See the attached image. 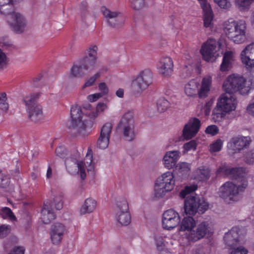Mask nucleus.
<instances>
[{"label": "nucleus", "instance_id": "nucleus-1", "mask_svg": "<svg viewBox=\"0 0 254 254\" xmlns=\"http://www.w3.org/2000/svg\"><path fill=\"white\" fill-rule=\"evenodd\" d=\"M230 177L237 180L242 185H235L231 182H226L220 189V195L227 202L238 200V194L247 187L248 182L245 178V173L242 168H232L229 171Z\"/></svg>", "mask_w": 254, "mask_h": 254}, {"label": "nucleus", "instance_id": "nucleus-2", "mask_svg": "<svg viewBox=\"0 0 254 254\" xmlns=\"http://www.w3.org/2000/svg\"><path fill=\"white\" fill-rule=\"evenodd\" d=\"M180 231H186L183 239L188 243L195 242L203 238L209 231V224L207 222H202L195 225L191 216L185 217L180 225Z\"/></svg>", "mask_w": 254, "mask_h": 254}, {"label": "nucleus", "instance_id": "nucleus-3", "mask_svg": "<svg viewBox=\"0 0 254 254\" xmlns=\"http://www.w3.org/2000/svg\"><path fill=\"white\" fill-rule=\"evenodd\" d=\"M197 189L195 185L187 186L180 193L181 197L186 198L184 203L185 213L194 215L196 212L203 213L208 208V204L203 199L196 196L193 192Z\"/></svg>", "mask_w": 254, "mask_h": 254}, {"label": "nucleus", "instance_id": "nucleus-4", "mask_svg": "<svg viewBox=\"0 0 254 254\" xmlns=\"http://www.w3.org/2000/svg\"><path fill=\"white\" fill-rule=\"evenodd\" d=\"M254 88V80L245 79L243 76L233 74L229 75L224 82L223 90L228 94L239 92L242 95H247Z\"/></svg>", "mask_w": 254, "mask_h": 254}, {"label": "nucleus", "instance_id": "nucleus-5", "mask_svg": "<svg viewBox=\"0 0 254 254\" xmlns=\"http://www.w3.org/2000/svg\"><path fill=\"white\" fill-rule=\"evenodd\" d=\"M82 111L78 106H72L70 109L71 121L68 128L70 133L75 136L81 135L84 136L88 133V130L93 125V122L90 120H81Z\"/></svg>", "mask_w": 254, "mask_h": 254}, {"label": "nucleus", "instance_id": "nucleus-6", "mask_svg": "<svg viewBox=\"0 0 254 254\" xmlns=\"http://www.w3.org/2000/svg\"><path fill=\"white\" fill-rule=\"evenodd\" d=\"M246 22L243 20L236 21L231 19L223 24V30L226 35L237 44L243 43L246 41Z\"/></svg>", "mask_w": 254, "mask_h": 254}, {"label": "nucleus", "instance_id": "nucleus-7", "mask_svg": "<svg viewBox=\"0 0 254 254\" xmlns=\"http://www.w3.org/2000/svg\"><path fill=\"white\" fill-rule=\"evenodd\" d=\"M92 155L91 150H88L86 156L84 158V162L78 160L73 158H69L65 160V166L67 171L71 174H79L80 178L84 180L86 177L85 165V162L89 164L87 170H91L93 166L92 165Z\"/></svg>", "mask_w": 254, "mask_h": 254}, {"label": "nucleus", "instance_id": "nucleus-8", "mask_svg": "<svg viewBox=\"0 0 254 254\" xmlns=\"http://www.w3.org/2000/svg\"><path fill=\"white\" fill-rule=\"evenodd\" d=\"M39 96V93L29 94L24 96L22 99L28 119L35 123H38L44 117L42 107L37 102Z\"/></svg>", "mask_w": 254, "mask_h": 254}, {"label": "nucleus", "instance_id": "nucleus-9", "mask_svg": "<svg viewBox=\"0 0 254 254\" xmlns=\"http://www.w3.org/2000/svg\"><path fill=\"white\" fill-rule=\"evenodd\" d=\"M135 126L133 114L130 111L125 113L116 126V131L127 141L135 137Z\"/></svg>", "mask_w": 254, "mask_h": 254}, {"label": "nucleus", "instance_id": "nucleus-10", "mask_svg": "<svg viewBox=\"0 0 254 254\" xmlns=\"http://www.w3.org/2000/svg\"><path fill=\"white\" fill-rule=\"evenodd\" d=\"M235 97L231 94H222L218 99L217 105L213 111L214 118H224L226 113L235 110L237 105Z\"/></svg>", "mask_w": 254, "mask_h": 254}, {"label": "nucleus", "instance_id": "nucleus-11", "mask_svg": "<svg viewBox=\"0 0 254 254\" xmlns=\"http://www.w3.org/2000/svg\"><path fill=\"white\" fill-rule=\"evenodd\" d=\"M174 178L172 172H167L156 180L154 189L155 197H162L167 192L173 190L175 185Z\"/></svg>", "mask_w": 254, "mask_h": 254}, {"label": "nucleus", "instance_id": "nucleus-12", "mask_svg": "<svg viewBox=\"0 0 254 254\" xmlns=\"http://www.w3.org/2000/svg\"><path fill=\"white\" fill-rule=\"evenodd\" d=\"M116 221L121 226H127L131 222V216L127 201L123 199L117 201L115 208Z\"/></svg>", "mask_w": 254, "mask_h": 254}, {"label": "nucleus", "instance_id": "nucleus-13", "mask_svg": "<svg viewBox=\"0 0 254 254\" xmlns=\"http://www.w3.org/2000/svg\"><path fill=\"white\" fill-rule=\"evenodd\" d=\"M220 46L218 41L213 39H209L204 43L200 50L204 60L208 62L215 61L219 55L217 52L220 50Z\"/></svg>", "mask_w": 254, "mask_h": 254}, {"label": "nucleus", "instance_id": "nucleus-14", "mask_svg": "<svg viewBox=\"0 0 254 254\" xmlns=\"http://www.w3.org/2000/svg\"><path fill=\"white\" fill-rule=\"evenodd\" d=\"M152 73L150 70L146 69L142 70L132 81V88L137 92H141L152 83Z\"/></svg>", "mask_w": 254, "mask_h": 254}, {"label": "nucleus", "instance_id": "nucleus-15", "mask_svg": "<svg viewBox=\"0 0 254 254\" xmlns=\"http://www.w3.org/2000/svg\"><path fill=\"white\" fill-rule=\"evenodd\" d=\"M66 233V227L64 224L56 222L52 224L50 229V239L52 243L55 245H60Z\"/></svg>", "mask_w": 254, "mask_h": 254}, {"label": "nucleus", "instance_id": "nucleus-16", "mask_svg": "<svg viewBox=\"0 0 254 254\" xmlns=\"http://www.w3.org/2000/svg\"><path fill=\"white\" fill-rule=\"evenodd\" d=\"M180 222V217L178 212L173 209L165 211L162 217L163 227L170 230L177 227Z\"/></svg>", "mask_w": 254, "mask_h": 254}, {"label": "nucleus", "instance_id": "nucleus-17", "mask_svg": "<svg viewBox=\"0 0 254 254\" xmlns=\"http://www.w3.org/2000/svg\"><path fill=\"white\" fill-rule=\"evenodd\" d=\"M241 60L246 67L251 70L254 71V43L247 45L241 52Z\"/></svg>", "mask_w": 254, "mask_h": 254}, {"label": "nucleus", "instance_id": "nucleus-18", "mask_svg": "<svg viewBox=\"0 0 254 254\" xmlns=\"http://www.w3.org/2000/svg\"><path fill=\"white\" fill-rule=\"evenodd\" d=\"M10 17L7 19V21L11 29L15 33L23 32L26 26V21L25 18L18 12L13 13L10 15Z\"/></svg>", "mask_w": 254, "mask_h": 254}, {"label": "nucleus", "instance_id": "nucleus-19", "mask_svg": "<svg viewBox=\"0 0 254 254\" xmlns=\"http://www.w3.org/2000/svg\"><path fill=\"white\" fill-rule=\"evenodd\" d=\"M200 126V121L196 118L190 119L185 125L183 131L184 137L187 139L193 137L198 132Z\"/></svg>", "mask_w": 254, "mask_h": 254}, {"label": "nucleus", "instance_id": "nucleus-20", "mask_svg": "<svg viewBox=\"0 0 254 254\" xmlns=\"http://www.w3.org/2000/svg\"><path fill=\"white\" fill-rule=\"evenodd\" d=\"M173 62L169 57L161 58L158 64L159 73L164 77H169L171 75L173 71Z\"/></svg>", "mask_w": 254, "mask_h": 254}, {"label": "nucleus", "instance_id": "nucleus-21", "mask_svg": "<svg viewBox=\"0 0 254 254\" xmlns=\"http://www.w3.org/2000/svg\"><path fill=\"white\" fill-rule=\"evenodd\" d=\"M249 136H237L233 137L230 141L231 147L235 151H240L247 148L251 142Z\"/></svg>", "mask_w": 254, "mask_h": 254}, {"label": "nucleus", "instance_id": "nucleus-22", "mask_svg": "<svg viewBox=\"0 0 254 254\" xmlns=\"http://www.w3.org/2000/svg\"><path fill=\"white\" fill-rule=\"evenodd\" d=\"M203 11L204 26L210 27L213 18L212 8L207 0H198Z\"/></svg>", "mask_w": 254, "mask_h": 254}, {"label": "nucleus", "instance_id": "nucleus-23", "mask_svg": "<svg viewBox=\"0 0 254 254\" xmlns=\"http://www.w3.org/2000/svg\"><path fill=\"white\" fill-rule=\"evenodd\" d=\"M180 155V152L177 150L167 152L163 157L164 166L168 169L176 167Z\"/></svg>", "mask_w": 254, "mask_h": 254}, {"label": "nucleus", "instance_id": "nucleus-24", "mask_svg": "<svg viewBox=\"0 0 254 254\" xmlns=\"http://www.w3.org/2000/svg\"><path fill=\"white\" fill-rule=\"evenodd\" d=\"M52 203L50 201H47L44 204V207L41 210V219L45 224H49L56 218V215L52 208Z\"/></svg>", "mask_w": 254, "mask_h": 254}, {"label": "nucleus", "instance_id": "nucleus-25", "mask_svg": "<svg viewBox=\"0 0 254 254\" xmlns=\"http://www.w3.org/2000/svg\"><path fill=\"white\" fill-rule=\"evenodd\" d=\"M239 229L237 228H233L228 232L226 233L224 237L225 244L232 249L236 246L239 240Z\"/></svg>", "mask_w": 254, "mask_h": 254}, {"label": "nucleus", "instance_id": "nucleus-26", "mask_svg": "<svg viewBox=\"0 0 254 254\" xmlns=\"http://www.w3.org/2000/svg\"><path fill=\"white\" fill-rule=\"evenodd\" d=\"M211 78L210 76H206L202 79L201 86L197 91V94L200 98H204L208 96L211 86Z\"/></svg>", "mask_w": 254, "mask_h": 254}, {"label": "nucleus", "instance_id": "nucleus-27", "mask_svg": "<svg viewBox=\"0 0 254 254\" xmlns=\"http://www.w3.org/2000/svg\"><path fill=\"white\" fill-rule=\"evenodd\" d=\"M96 208V201L92 198L86 199L80 208V213L82 215L93 212Z\"/></svg>", "mask_w": 254, "mask_h": 254}, {"label": "nucleus", "instance_id": "nucleus-28", "mask_svg": "<svg viewBox=\"0 0 254 254\" xmlns=\"http://www.w3.org/2000/svg\"><path fill=\"white\" fill-rule=\"evenodd\" d=\"M83 66L79 61L75 63L70 70V76L71 78H81L86 73L87 70L83 68Z\"/></svg>", "mask_w": 254, "mask_h": 254}, {"label": "nucleus", "instance_id": "nucleus-29", "mask_svg": "<svg viewBox=\"0 0 254 254\" xmlns=\"http://www.w3.org/2000/svg\"><path fill=\"white\" fill-rule=\"evenodd\" d=\"M198 84L195 81L192 80L189 82L185 87V92L189 97H194L197 95Z\"/></svg>", "mask_w": 254, "mask_h": 254}, {"label": "nucleus", "instance_id": "nucleus-30", "mask_svg": "<svg viewBox=\"0 0 254 254\" xmlns=\"http://www.w3.org/2000/svg\"><path fill=\"white\" fill-rule=\"evenodd\" d=\"M233 53L227 51L224 54L223 61L220 65V70L222 71L228 70L231 67V64L233 60Z\"/></svg>", "mask_w": 254, "mask_h": 254}, {"label": "nucleus", "instance_id": "nucleus-31", "mask_svg": "<svg viewBox=\"0 0 254 254\" xmlns=\"http://www.w3.org/2000/svg\"><path fill=\"white\" fill-rule=\"evenodd\" d=\"M109 25L114 28H119L124 24V18L122 16L121 13L118 15V18H113L107 22Z\"/></svg>", "mask_w": 254, "mask_h": 254}, {"label": "nucleus", "instance_id": "nucleus-32", "mask_svg": "<svg viewBox=\"0 0 254 254\" xmlns=\"http://www.w3.org/2000/svg\"><path fill=\"white\" fill-rule=\"evenodd\" d=\"M83 66V68H85L87 71H90L93 69L96 62L93 60L88 59L87 57H83L78 61Z\"/></svg>", "mask_w": 254, "mask_h": 254}, {"label": "nucleus", "instance_id": "nucleus-33", "mask_svg": "<svg viewBox=\"0 0 254 254\" xmlns=\"http://www.w3.org/2000/svg\"><path fill=\"white\" fill-rule=\"evenodd\" d=\"M98 49V48L97 46H91L86 50V54L84 57H87L88 59L93 60L96 62L97 59Z\"/></svg>", "mask_w": 254, "mask_h": 254}, {"label": "nucleus", "instance_id": "nucleus-34", "mask_svg": "<svg viewBox=\"0 0 254 254\" xmlns=\"http://www.w3.org/2000/svg\"><path fill=\"white\" fill-rule=\"evenodd\" d=\"M13 11V5L12 2L0 6V12L2 14L7 16V19L10 17V15L13 14V13H15Z\"/></svg>", "mask_w": 254, "mask_h": 254}, {"label": "nucleus", "instance_id": "nucleus-35", "mask_svg": "<svg viewBox=\"0 0 254 254\" xmlns=\"http://www.w3.org/2000/svg\"><path fill=\"white\" fill-rule=\"evenodd\" d=\"M102 11L104 17L106 19L107 22L113 18H118L121 12L116 11H111L109 9L103 7Z\"/></svg>", "mask_w": 254, "mask_h": 254}, {"label": "nucleus", "instance_id": "nucleus-36", "mask_svg": "<svg viewBox=\"0 0 254 254\" xmlns=\"http://www.w3.org/2000/svg\"><path fill=\"white\" fill-rule=\"evenodd\" d=\"M209 177L210 172L208 169H200L196 172V178L200 181H206Z\"/></svg>", "mask_w": 254, "mask_h": 254}, {"label": "nucleus", "instance_id": "nucleus-37", "mask_svg": "<svg viewBox=\"0 0 254 254\" xmlns=\"http://www.w3.org/2000/svg\"><path fill=\"white\" fill-rule=\"evenodd\" d=\"M112 128L113 125L111 123H106L101 128L100 136L110 138Z\"/></svg>", "mask_w": 254, "mask_h": 254}, {"label": "nucleus", "instance_id": "nucleus-38", "mask_svg": "<svg viewBox=\"0 0 254 254\" xmlns=\"http://www.w3.org/2000/svg\"><path fill=\"white\" fill-rule=\"evenodd\" d=\"M1 215L3 218H7L11 221L16 220V218L11 210L8 207H3L1 209Z\"/></svg>", "mask_w": 254, "mask_h": 254}, {"label": "nucleus", "instance_id": "nucleus-39", "mask_svg": "<svg viewBox=\"0 0 254 254\" xmlns=\"http://www.w3.org/2000/svg\"><path fill=\"white\" fill-rule=\"evenodd\" d=\"M9 109V105L7 102L6 94L5 92L0 93V109L6 113Z\"/></svg>", "mask_w": 254, "mask_h": 254}, {"label": "nucleus", "instance_id": "nucleus-40", "mask_svg": "<svg viewBox=\"0 0 254 254\" xmlns=\"http://www.w3.org/2000/svg\"><path fill=\"white\" fill-rule=\"evenodd\" d=\"M169 106L167 100L164 99L159 100L157 103V109L159 113H163L167 110Z\"/></svg>", "mask_w": 254, "mask_h": 254}, {"label": "nucleus", "instance_id": "nucleus-41", "mask_svg": "<svg viewBox=\"0 0 254 254\" xmlns=\"http://www.w3.org/2000/svg\"><path fill=\"white\" fill-rule=\"evenodd\" d=\"M254 1V0H236V3L241 10H244L248 8Z\"/></svg>", "mask_w": 254, "mask_h": 254}, {"label": "nucleus", "instance_id": "nucleus-42", "mask_svg": "<svg viewBox=\"0 0 254 254\" xmlns=\"http://www.w3.org/2000/svg\"><path fill=\"white\" fill-rule=\"evenodd\" d=\"M109 139L107 137L100 136L97 141L98 147L102 149L106 148L109 145Z\"/></svg>", "mask_w": 254, "mask_h": 254}, {"label": "nucleus", "instance_id": "nucleus-43", "mask_svg": "<svg viewBox=\"0 0 254 254\" xmlns=\"http://www.w3.org/2000/svg\"><path fill=\"white\" fill-rule=\"evenodd\" d=\"M11 226L8 225H0V238H4L7 236L10 232Z\"/></svg>", "mask_w": 254, "mask_h": 254}, {"label": "nucleus", "instance_id": "nucleus-44", "mask_svg": "<svg viewBox=\"0 0 254 254\" xmlns=\"http://www.w3.org/2000/svg\"><path fill=\"white\" fill-rule=\"evenodd\" d=\"M8 63L6 54L0 49V69L5 68Z\"/></svg>", "mask_w": 254, "mask_h": 254}, {"label": "nucleus", "instance_id": "nucleus-45", "mask_svg": "<svg viewBox=\"0 0 254 254\" xmlns=\"http://www.w3.org/2000/svg\"><path fill=\"white\" fill-rule=\"evenodd\" d=\"M222 141L221 139H217L215 142L210 145L209 150L211 152L219 151L222 148Z\"/></svg>", "mask_w": 254, "mask_h": 254}, {"label": "nucleus", "instance_id": "nucleus-46", "mask_svg": "<svg viewBox=\"0 0 254 254\" xmlns=\"http://www.w3.org/2000/svg\"><path fill=\"white\" fill-rule=\"evenodd\" d=\"M176 167L182 173H187L190 170L189 164L186 162L180 163L176 165Z\"/></svg>", "mask_w": 254, "mask_h": 254}, {"label": "nucleus", "instance_id": "nucleus-47", "mask_svg": "<svg viewBox=\"0 0 254 254\" xmlns=\"http://www.w3.org/2000/svg\"><path fill=\"white\" fill-rule=\"evenodd\" d=\"M215 2L223 9H228L231 6L230 0H214Z\"/></svg>", "mask_w": 254, "mask_h": 254}, {"label": "nucleus", "instance_id": "nucleus-48", "mask_svg": "<svg viewBox=\"0 0 254 254\" xmlns=\"http://www.w3.org/2000/svg\"><path fill=\"white\" fill-rule=\"evenodd\" d=\"M196 141L194 140L185 143L184 145V153L190 150H195L196 149Z\"/></svg>", "mask_w": 254, "mask_h": 254}, {"label": "nucleus", "instance_id": "nucleus-49", "mask_svg": "<svg viewBox=\"0 0 254 254\" xmlns=\"http://www.w3.org/2000/svg\"><path fill=\"white\" fill-rule=\"evenodd\" d=\"M192 71L193 68L191 65H186L183 69L182 76L185 78L189 77L191 75Z\"/></svg>", "mask_w": 254, "mask_h": 254}, {"label": "nucleus", "instance_id": "nucleus-50", "mask_svg": "<svg viewBox=\"0 0 254 254\" xmlns=\"http://www.w3.org/2000/svg\"><path fill=\"white\" fill-rule=\"evenodd\" d=\"M100 77L99 72H97L94 75L90 77L85 83L83 86V88L92 86L96 81V80Z\"/></svg>", "mask_w": 254, "mask_h": 254}, {"label": "nucleus", "instance_id": "nucleus-51", "mask_svg": "<svg viewBox=\"0 0 254 254\" xmlns=\"http://www.w3.org/2000/svg\"><path fill=\"white\" fill-rule=\"evenodd\" d=\"M132 4L133 8L135 10L141 9L144 4V0H130Z\"/></svg>", "mask_w": 254, "mask_h": 254}, {"label": "nucleus", "instance_id": "nucleus-52", "mask_svg": "<svg viewBox=\"0 0 254 254\" xmlns=\"http://www.w3.org/2000/svg\"><path fill=\"white\" fill-rule=\"evenodd\" d=\"M86 109L87 110H89V111H87L86 113V114L90 119H95L99 115L97 113V112H96V110H93L92 111H91V110L92 109V106L91 105H90V104L86 106Z\"/></svg>", "mask_w": 254, "mask_h": 254}, {"label": "nucleus", "instance_id": "nucleus-53", "mask_svg": "<svg viewBox=\"0 0 254 254\" xmlns=\"http://www.w3.org/2000/svg\"><path fill=\"white\" fill-rule=\"evenodd\" d=\"M218 128L216 126L211 125L208 126L206 128L205 132L208 134H211L212 135H214L218 133Z\"/></svg>", "mask_w": 254, "mask_h": 254}, {"label": "nucleus", "instance_id": "nucleus-54", "mask_svg": "<svg viewBox=\"0 0 254 254\" xmlns=\"http://www.w3.org/2000/svg\"><path fill=\"white\" fill-rule=\"evenodd\" d=\"M232 251L230 254H247L248 251L245 249L243 247H239L235 249L233 248Z\"/></svg>", "mask_w": 254, "mask_h": 254}, {"label": "nucleus", "instance_id": "nucleus-55", "mask_svg": "<svg viewBox=\"0 0 254 254\" xmlns=\"http://www.w3.org/2000/svg\"><path fill=\"white\" fill-rule=\"evenodd\" d=\"M245 161L249 164H254V150H252L247 153Z\"/></svg>", "mask_w": 254, "mask_h": 254}, {"label": "nucleus", "instance_id": "nucleus-56", "mask_svg": "<svg viewBox=\"0 0 254 254\" xmlns=\"http://www.w3.org/2000/svg\"><path fill=\"white\" fill-rule=\"evenodd\" d=\"M108 108L106 104L102 102H99L97 104L96 108V111L99 114L104 112Z\"/></svg>", "mask_w": 254, "mask_h": 254}, {"label": "nucleus", "instance_id": "nucleus-57", "mask_svg": "<svg viewBox=\"0 0 254 254\" xmlns=\"http://www.w3.org/2000/svg\"><path fill=\"white\" fill-rule=\"evenodd\" d=\"M56 153L60 157H64L66 154V149L64 146H60L57 148Z\"/></svg>", "mask_w": 254, "mask_h": 254}, {"label": "nucleus", "instance_id": "nucleus-58", "mask_svg": "<svg viewBox=\"0 0 254 254\" xmlns=\"http://www.w3.org/2000/svg\"><path fill=\"white\" fill-rule=\"evenodd\" d=\"M10 183L9 178L7 176H1L0 178V186L2 188H6Z\"/></svg>", "mask_w": 254, "mask_h": 254}, {"label": "nucleus", "instance_id": "nucleus-59", "mask_svg": "<svg viewBox=\"0 0 254 254\" xmlns=\"http://www.w3.org/2000/svg\"><path fill=\"white\" fill-rule=\"evenodd\" d=\"M103 96L100 93L89 95L87 96V99L91 102L96 101Z\"/></svg>", "mask_w": 254, "mask_h": 254}, {"label": "nucleus", "instance_id": "nucleus-60", "mask_svg": "<svg viewBox=\"0 0 254 254\" xmlns=\"http://www.w3.org/2000/svg\"><path fill=\"white\" fill-rule=\"evenodd\" d=\"M55 206L57 209L61 210L63 208V201L61 197L57 196L54 198Z\"/></svg>", "mask_w": 254, "mask_h": 254}, {"label": "nucleus", "instance_id": "nucleus-61", "mask_svg": "<svg viewBox=\"0 0 254 254\" xmlns=\"http://www.w3.org/2000/svg\"><path fill=\"white\" fill-rule=\"evenodd\" d=\"M99 89L101 92L100 93L102 94L103 96L107 94L109 92V89L106 84L104 82L101 83L99 84Z\"/></svg>", "mask_w": 254, "mask_h": 254}, {"label": "nucleus", "instance_id": "nucleus-62", "mask_svg": "<svg viewBox=\"0 0 254 254\" xmlns=\"http://www.w3.org/2000/svg\"><path fill=\"white\" fill-rule=\"evenodd\" d=\"M156 246L157 248H162L164 246V241L162 236H158L155 238Z\"/></svg>", "mask_w": 254, "mask_h": 254}, {"label": "nucleus", "instance_id": "nucleus-63", "mask_svg": "<svg viewBox=\"0 0 254 254\" xmlns=\"http://www.w3.org/2000/svg\"><path fill=\"white\" fill-rule=\"evenodd\" d=\"M25 249L22 247L14 248L9 254H24Z\"/></svg>", "mask_w": 254, "mask_h": 254}, {"label": "nucleus", "instance_id": "nucleus-64", "mask_svg": "<svg viewBox=\"0 0 254 254\" xmlns=\"http://www.w3.org/2000/svg\"><path fill=\"white\" fill-rule=\"evenodd\" d=\"M247 111L250 115L254 116V102L248 106Z\"/></svg>", "mask_w": 254, "mask_h": 254}]
</instances>
